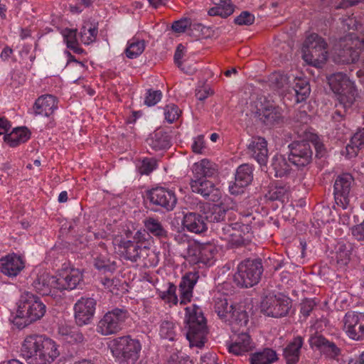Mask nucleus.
<instances>
[{"label":"nucleus","instance_id":"nucleus-46","mask_svg":"<svg viewBox=\"0 0 364 364\" xmlns=\"http://www.w3.org/2000/svg\"><path fill=\"white\" fill-rule=\"evenodd\" d=\"M167 285L166 289L158 291L159 296L169 304H177L178 299L176 295V287L171 282H168Z\"/></svg>","mask_w":364,"mask_h":364},{"label":"nucleus","instance_id":"nucleus-4","mask_svg":"<svg viewBox=\"0 0 364 364\" xmlns=\"http://www.w3.org/2000/svg\"><path fill=\"white\" fill-rule=\"evenodd\" d=\"M271 86L284 94L285 92H294L296 102H301L309 95L311 89L308 81L301 77H294L281 73H274L270 75Z\"/></svg>","mask_w":364,"mask_h":364},{"label":"nucleus","instance_id":"nucleus-63","mask_svg":"<svg viewBox=\"0 0 364 364\" xmlns=\"http://www.w3.org/2000/svg\"><path fill=\"white\" fill-rule=\"evenodd\" d=\"M210 95V90L207 87L196 90V97L198 100L203 101Z\"/></svg>","mask_w":364,"mask_h":364},{"label":"nucleus","instance_id":"nucleus-28","mask_svg":"<svg viewBox=\"0 0 364 364\" xmlns=\"http://www.w3.org/2000/svg\"><path fill=\"white\" fill-rule=\"evenodd\" d=\"M198 275L196 272L186 274L179 284L180 304H186L193 297V290L198 282Z\"/></svg>","mask_w":364,"mask_h":364},{"label":"nucleus","instance_id":"nucleus-31","mask_svg":"<svg viewBox=\"0 0 364 364\" xmlns=\"http://www.w3.org/2000/svg\"><path fill=\"white\" fill-rule=\"evenodd\" d=\"M303 343V338L301 336H296L286 346L283 355L287 364H296L299 361Z\"/></svg>","mask_w":364,"mask_h":364},{"label":"nucleus","instance_id":"nucleus-35","mask_svg":"<svg viewBox=\"0 0 364 364\" xmlns=\"http://www.w3.org/2000/svg\"><path fill=\"white\" fill-rule=\"evenodd\" d=\"M98 33L97 25L91 21L84 22L80 28V38L84 45H90L96 40Z\"/></svg>","mask_w":364,"mask_h":364},{"label":"nucleus","instance_id":"nucleus-40","mask_svg":"<svg viewBox=\"0 0 364 364\" xmlns=\"http://www.w3.org/2000/svg\"><path fill=\"white\" fill-rule=\"evenodd\" d=\"M272 167L274 171V176L276 177L287 176L291 171V166L287 159L279 154H277L272 158Z\"/></svg>","mask_w":364,"mask_h":364},{"label":"nucleus","instance_id":"nucleus-7","mask_svg":"<svg viewBox=\"0 0 364 364\" xmlns=\"http://www.w3.org/2000/svg\"><path fill=\"white\" fill-rule=\"evenodd\" d=\"M181 256L191 264L202 263L212 266L215 261L218 247L213 243L186 242L182 245Z\"/></svg>","mask_w":364,"mask_h":364},{"label":"nucleus","instance_id":"nucleus-27","mask_svg":"<svg viewBox=\"0 0 364 364\" xmlns=\"http://www.w3.org/2000/svg\"><path fill=\"white\" fill-rule=\"evenodd\" d=\"M253 348V343L250 336L246 333L233 335L231 338V343L228 346L229 352L236 355H240L249 352Z\"/></svg>","mask_w":364,"mask_h":364},{"label":"nucleus","instance_id":"nucleus-39","mask_svg":"<svg viewBox=\"0 0 364 364\" xmlns=\"http://www.w3.org/2000/svg\"><path fill=\"white\" fill-rule=\"evenodd\" d=\"M214 172L213 164L207 159H203L199 162L195 163L193 166V178H206V177L212 176Z\"/></svg>","mask_w":364,"mask_h":364},{"label":"nucleus","instance_id":"nucleus-5","mask_svg":"<svg viewBox=\"0 0 364 364\" xmlns=\"http://www.w3.org/2000/svg\"><path fill=\"white\" fill-rule=\"evenodd\" d=\"M46 312V306L41 299L33 294L23 292L17 303L16 317L23 320L18 324L24 328L41 320Z\"/></svg>","mask_w":364,"mask_h":364},{"label":"nucleus","instance_id":"nucleus-52","mask_svg":"<svg viewBox=\"0 0 364 364\" xmlns=\"http://www.w3.org/2000/svg\"><path fill=\"white\" fill-rule=\"evenodd\" d=\"M255 16L248 11H242L235 19V23L240 26H249L254 23Z\"/></svg>","mask_w":364,"mask_h":364},{"label":"nucleus","instance_id":"nucleus-45","mask_svg":"<svg viewBox=\"0 0 364 364\" xmlns=\"http://www.w3.org/2000/svg\"><path fill=\"white\" fill-rule=\"evenodd\" d=\"M157 161L154 158L145 157L136 161V169L141 175H149L157 168Z\"/></svg>","mask_w":364,"mask_h":364},{"label":"nucleus","instance_id":"nucleus-38","mask_svg":"<svg viewBox=\"0 0 364 364\" xmlns=\"http://www.w3.org/2000/svg\"><path fill=\"white\" fill-rule=\"evenodd\" d=\"M312 343L333 358H336L340 353V349L334 343L330 342L321 336L313 338Z\"/></svg>","mask_w":364,"mask_h":364},{"label":"nucleus","instance_id":"nucleus-29","mask_svg":"<svg viewBox=\"0 0 364 364\" xmlns=\"http://www.w3.org/2000/svg\"><path fill=\"white\" fill-rule=\"evenodd\" d=\"M206 220L205 217L198 213L189 212L184 215L182 223L188 231L199 234L208 229Z\"/></svg>","mask_w":364,"mask_h":364},{"label":"nucleus","instance_id":"nucleus-61","mask_svg":"<svg viewBox=\"0 0 364 364\" xmlns=\"http://www.w3.org/2000/svg\"><path fill=\"white\" fill-rule=\"evenodd\" d=\"M11 125L9 120L4 117H0V135H5L10 129Z\"/></svg>","mask_w":364,"mask_h":364},{"label":"nucleus","instance_id":"nucleus-6","mask_svg":"<svg viewBox=\"0 0 364 364\" xmlns=\"http://www.w3.org/2000/svg\"><path fill=\"white\" fill-rule=\"evenodd\" d=\"M109 348L119 364H135L139 359L141 346L138 340L128 336L112 340Z\"/></svg>","mask_w":364,"mask_h":364},{"label":"nucleus","instance_id":"nucleus-53","mask_svg":"<svg viewBox=\"0 0 364 364\" xmlns=\"http://www.w3.org/2000/svg\"><path fill=\"white\" fill-rule=\"evenodd\" d=\"M185 53V47L182 44L177 46L176 50L174 54V62L182 70L186 73H192V70H186L183 63L181 61L182 58Z\"/></svg>","mask_w":364,"mask_h":364},{"label":"nucleus","instance_id":"nucleus-55","mask_svg":"<svg viewBox=\"0 0 364 364\" xmlns=\"http://www.w3.org/2000/svg\"><path fill=\"white\" fill-rule=\"evenodd\" d=\"M191 25L190 20L188 18H181L178 21H176L172 24V29L177 33H182Z\"/></svg>","mask_w":364,"mask_h":364},{"label":"nucleus","instance_id":"nucleus-8","mask_svg":"<svg viewBox=\"0 0 364 364\" xmlns=\"http://www.w3.org/2000/svg\"><path fill=\"white\" fill-rule=\"evenodd\" d=\"M302 58L309 65L321 67L327 60V43L316 33L309 35L302 47Z\"/></svg>","mask_w":364,"mask_h":364},{"label":"nucleus","instance_id":"nucleus-30","mask_svg":"<svg viewBox=\"0 0 364 364\" xmlns=\"http://www.w3.org/2000/svg\"><path fill=\"white\" fill-rule=\"evenodd\" d=\"M350 244L339 242L336 247V252L331 257V263L338 269H344L350 259Z\"/></svg>","mask_w":364,"mask_h":364},{"label":"nucleus","instance_id":"nucleus-2","mask_svg":"<svg viewBox=\"0 0 364 364\" xmlns=\"http://www.w3.org/2000/svg\"><path fill=\"white\" fill-rule=\"evenodd\" d=\"M328 81L338 101L336 104V110L332 118L334 121L339 122L353 105L357 96V90L354 82L343 73H336L330 75Z\"/></svg>","mask_w":364,"mask_h":364},{"label":"nucleus","instance_id":"nucleus-17","mask_svg":"<svg viewBox=\"0 0 364 364\" xmlns=\"http://www.w3.org/2000/svg\"><path fill=\"white\" fill-rule=\"evenodd\" d=\"M289 161L298 167L308 165L312 159V150L307 141H294L289 145Z\"/></svg>","mask_w":364,"mask_h":364},{"label":"nucleus","instance_id":"nucleus-50","mask_svg":"<svg viewBox=\"0 0 364 364\" xmlns=\"http://www.w3.org/2000/svg\"><path fill=\"white\" fill-rule=\"evenodd\" d=\"M179 114L180 111L178 107L173 104L168 105L164 108L165 119L169 123H172L176 120L178 118Z\"/></svg>","mask_w":364,"mask_h":364},{"label":"nucleus","instance_id":"nucleus-3","mask_svg":"<svg viewBox=\"0 0 364 364\" xmlns=\"http://www.w3.org/2000/svg\"><path fill=\"white\" fill-rule=\"evenodd\" d=\"M184 328L191 348L201 350L208 341V329L202 309L196 304L185 308Z\"/></svg>","mask_w":364,"mask_h":364},{"label":"nucleus","instance_id":"nucleus-9","mask_svg":"<svg viewBox=\"0 0 364 364\" xmlns=\"http://www.w3.org/2000/svg\"><path fill=\"white\" fill-rule=\"evenodd\" d=\"M129 316L124 309L115 308L109 311L98 321L96 331L105 336L117 334L123 328Z\"/></svg>","mask_w":364,"mask_h":364},{"label":"nucleus","instance_id":"nucleus-33","mask_svg":"<svg viewBox=\"0 0 364 364\" xmlns=\"http://www.w3.org/2000/svg\"><path fill=\"white\" fill-rule=\"evenodd\" d=\"M259 119L267 125H272L278 122L282 117L281 109L269 104L259 109Z\"/></svg>","mask_w":364,"mask_h":364},{"label":"nucleus","instance_id":"nucleus-21","mask_svg":"<svg viewBox=\"0 0 364 364\" xmlns=\"http://www.w3.org/2000/svg\"><path fill=\"white\" fill-rule=\"evenodd\" d=\"M33 286L38 293L43 296H53L55 290H59L58 278L46 272L38 274Z\"/></svg>","mask_w":364,"mask_h":364},{"label":"nucleus","instance_id":"nucleus-34","mask_svg":"<svg viewBox=\"0 0 364 364\" xmlns=\"http://www.w3.org/2000/svg\"><path fill=\"white\" fill-rule=\"evenodd\" d=\"M58 333L63 341L70 344L81 343L84 341L82 333L75 327L61 325L59 326Z\"/></svg>","mask_w":364,"mask_h":364},{"label":"nucleus","instance_id":"nucleus-48","mask_svg":"<svg viewBox=\"0 0 364 364\" xmlns=\"http://www.w3.org/2000/svg\"><path fill=\"white\" fill-rule=\"evenodd\" d=\"M159 335L162 338L173 341L176 336V325L171 321H163L160 325Z\"/></svg>","mask_w":364,"mask_h":364},{"label":"nucleus","instance_id":"nucleus-42","mask_svg":"<svg viewBox=\"0 0 364 364\" xmlns=\"http://www.w3.org/2000/svg\"><path fill=\"white\" fill-rule=\"evenodd\" d=\"M145 47L146 43L144 40L133 38L127 42L125 50L126 56L130 59L136 58L144 52Z\"/></svg>","mask_w":364,"mask_h":364},{"label":"nucleus","instance_id":"nucleus-15","mask_svg":"<svg viewBox=\"0 0 364 364\" xmlns=\"http://www.w3.org/2000/svg\"><path fill=\"white\" fill-rule=\"evenodd\" d=\"M354 178L351 174L343 173L337 176L333 186L334 199L336 205L346 209L350 203V193Z\"/></svg>","mask_w":364,"mask_h":364},{"label":"nucleus","instance_id":"nucleus-43","mask_svg":"<svg viewBox=\"0 0 364 364\" xmlns=\"http://www.w3.org/2000/svg\"><path fill=\"white\" fill-rule=\"evenodd\" d=\"M144 223L146 230L153 235L159 237H166L167 231L158 219L150 217L145 219Z\"/></svg>","mask_w":364,"mask_h":364},{"label":"nucleus","instance_id":"nucleus-51","mask_svg":"<svg viewBox=\"0 0 364 364\" xmlns=\"http://www.w3.org/2000/svg\"><path fill=\"white\" fill-rule=\"evenodd\" d=\"M162 93L160 90H149L146 92L144 103L147 106H154L161 99Z\"/></svg>","mask_w":364,"mask_h":364},{"label":"nucleus","instance_id":"nucleus-47","mask_svg":"<svg viewBox=\"0 0 364 364\" xmlns=\"http://www.w3.org/2000/svg\"><path fill=\"white\" fill-rule=\"evenodd\" d=\"M266 198L270 200H279L282 203L288 202L289 193L284 187H274L271 188Z\"/></svg>","mask_w":364,"mask_h":364},{"label":"nucleus","instance_id":"nucleus-64","mask_svg":"<svg viewBox=\"0 0 364 364\" xmlns=\"http://www.w3.org/2000/svg\"><path fill=\"white\" fill-rule=\"evenodd\" d=\"M364 0H343L337 6L338 9L346 8L350 6H354L360 3H363Z\"/></svg>","mask_w":364,"mask_h":364},{"label":"nucleus","instance_id":"nucleus-10","mask_svg":"<svg viewBox=\"0 0 364 364\" xmlns=\"http://www.w3.org/2000/svg\"><path fill=\"white\" fill-rule=\"evenodd\" d=\"M215 310L218 316L230 325L245 326L248 322L246 311L240 306L230 304L225 297L216 299Z\"/></svg>","mask_w":364,"mask_h":364},{"label":"nucleus","instance_id":"nucleus-32","mask_svg":"<svg viewBox=\"0 0 364 364\" xmlns=\"http://www.w3.org/2000/svg\"><path fill=\"white\" fill-rule=\"evenodd\" d=\"M30 136L29 130L26 127H22L15 128L9 134H5L4 139L10 146L14 147L25 143L30 139Z\"/></svg>","mask_w":364,"mask_h":364},{"label":"nucleus","instance_id":"nucleus-19","mask_svg":"<svg viewBox=\"0 0 364 364\" xmlns=\"http://www.w3.org/2000/svg\"><path fill=\"white\" fill-rule=\"evenodd\" d=\"M96 301L92 298L80 299L74 306L75 318L77 325L88 324L95 311Z\"/></svg>","mask_w":364,"mask_h":364},{"label":"nucleus","instance_id":"nucleus-36","mask_svg":"<svg viewBox=\"0 0 364 364\" xmlns=\"http://www.w3.org/2000/svg\"><path fill=\"white\" fill-rule=\"evenodd\" d=\"M277 359V353L271 348L252 353L250 358L251 364H272Z\"/></svg>","mask_w":364,"mask_h":364},{"label":"nucleus","instance_id":"nucleus-14","mask_svg":"<svg viewBox=\"0 0 364 364\" xmlns=\"http://www.w3.org/2000/svg\"><path fill=\"white\" fill-rule=\"evenodd\" d=\"M343 331L353 341L364 340V313L348 311L342 319Z\"/></svg>","mask_w":364,"mask_h":364},{"label":"nucleus","instance_id":"nucleus-26","mask_svg":"<svg viewBox=\"0 0 364 364\" xmlns=\"http://www.w3.org/2000/svg\"><path fill=\"white\" fill-rule=\"evenodd\" d=\"M58 102L57 98L52 95H42L34 103V114L48 117L58 109Z\"/></svg>","mask_w":364,"mask_h":364},{"label":"nucleus","instance_id":"nucleus-54","mask_svg":"<svg viewBox=\"0 0 364 364\" xmlns=\"http://www.w3.org/2000/svg\"><path fill=\"white\" fill-rule=\"evenodd\" d=\"M205 148L203 135H198L193 138L191 149L196 154H201Z\"/></svg>","mask_w":364,"mask_h":364},{"label":"nucleus","instance_id":"nucleus-12","mask_svg":"<svg viewBox=\"0 0 364 364\" xmlns=\"http://www.w3.org/2000/svg\"><path fill=\"white\" fill-rule=\"evenodd\" d=\"M364 45V37L358 38L355 33H349L340 39L336 46V50L338 51L339 62L343 63H355L359 58V50Z\"/></svg>","mask_w":364,"mask_h":364},{"label":"nucleus","instance_id":"nucleus-16","mask_svg":"<svg viewBox=\"0 0 364 364\" xmlns=\"http://www.w3.org/2000/svg\"><path fill=\"white\" fill-rule=\"evenodd\" d=\"M118 251L124 259L136 262L149 256L150 249L142 242L122 240L118 245Z\"/></svg>","mask_w":364,"mask_h":364},{"label":"nucleus","instance_id":"nucleus-49","mask_svg":"<svg viewBox=\"0 0 364 364\" xmlns=\"http://www.w3.org/2000/svg\"><path fill=\"white\" fill-rule=\"evenodd\" d=\"M225 216V210L220 206L214 205L210 214L205 218L210 222L218 223L224 220Z\"/></svg>","mask_w":364,"mask_h":364},{"label":"nucleus","instance_id":"nucleus-60","mask_svg":"<svg viewBox=\"0 0 364 364\" xmlns=\"http://www.w3.org/2000/svg\"><path fill=\"white\" fill-rule=\"evenodd\" d=\"M360 149L353 144L351 141L346 147V157L350 159L357 156L358 150Z\"/></svg>","mask_w":364,"mask_h":364},{"label":"nucleus","instance_id":"nucleus-13","mask_svg":"<svg viewBox=\"0 0 364 364\" xmlns=\"http://www.w3.org/2000/svg\"><path fill=\"white\" fill-rule=\"evenodd\" d=\"M290 304V299L282 294H269L261 302V311L268 316H284L289 311Z\"/></svg>","mask_w":364,"mask_h":364},{"label":"nucleus","instance_id":"nucleus-20","mask_svg":"<svg viewBox=\"0 0 364 364\" xmlns=\"http://www.w3.org/2000/svg\"><path fill=\"white\" fill-rule=\"evenodd\" d=\"M252 167L244 164L236 171L235 182L229 186V191L232 195H237L243 191V188L248 186L252 181Z\"/></svg>","mask_w":364,"mask_h":364},{"label":"nucleus","instance_id":"nucleus-24","mask_svg":"<svg viewBox=\"0 0 364 364\" xmlns=\"http://www.w3.org/2000/svg\"><path fill=\"white\" fill-rule=\"evenodd\" d=\"M247 149L251 156L261 166L267 164L268 149L267 143L264 138L261 136L252 137L247 144Z\"/></svg>","mask_w":364,"mask_h":364},{"label":"nucleus","instance_id":"nucleus-58","mask_svg":"<svg viewBox=\"0 0 364 364\" xmlns=\"http://www.w3.org/2000/svg\"><path fill=\"white\" fill-rule=\"evenodd\" d=\"M351 142L359 149H361L364 146V128L356 132L351 137Z\"/></svg>","mask_w":364,"mask_h":364},{"label":"nucleus","instance_id":"nucleus-22","mask_svg":"<svg viewBox=\"0 0 364 364\" xmlns=\"http://www.w3.org/2000/svg\"><path fill=\"white\" fill-rule=\"evenodd\" d=\"M190 186L193 193L200 194L205 198H210L213 201L218 200L220 196V190L215 188L212 181L206 178H192Z\"/></svg>","mask_w":364,"mask_h":364},{"label":"nucleus","instance_id":"nucleus-37","mask_svg":"<svg viewBox=\"0 0 364 364\" xmlns=\"http://www.w3.org/2000/svg\"><path fill=\"white\" fill-rule=\"evenodd\" d=\"M211 1L215 6L208 10V13L210 16L227 17L233 13L234 9L230 3V0Z\"/></svg>","mask_w":364,"mask_h":364},{"label":"nucleus","instance_id":"nucleus-56","mask_svg":"<svg viewBox=\"0 0 364 364\" xmlns=\"http://www.w3.org/2000/svg\"><path fill=\"white\" fill-rule=\"evenodd\" d=\"M95 267L99 270H109V260L104 256H99L95 258Z\"/></svg>","mask_w":364,"mask_h":364},{"label":"nucleus","instance_id":"nucleus-11","mask_svg":"<svg viewBox=\"0 0 364 364\" xmlns=\"http://www.w3.org/2000/svg\"><path fill=\"white\" fill-rule=\"evenodd\" d=\"M262 273V266L257 260L247 259L237 266L233 280L237 287H251L259 282Z\"/></svg>","mask_w":364,"mask_h":364},{"label":"nucleus","instance_id":"nucleus-23","mask_svg":"<svg viewBox=\"0 0 364 364\" xmlns=\"http://www.w3.org/2000/svg\"><path fill=\"white\" fill-rule=\"evenodd\" d=\"M24 259L21 256L11 253L0 259V269L6 276L16 277L24 268Z\"/></svg>","mask_w":364,"mask_h":364},{"label":"nucleus","instance_id":"nucleus-1","mask_svg":"<svg viewBox=\"0 0 364 364\" xmlns=\"http://www.w3.org/2000/svg\"><path fill=\"white\" fill-rule=\"evenodd\" d=\"M21 353L28 364H50L59 355L53 340L36 335L25 338Z\"/></svg>","mask_w":364,"mask_h":364},{"label":"nucleus","instance_id":"nucleus-18","mask_svg":"<svg viewBox=\"0 0 364 364\" xmlns=\"http://www.w3.org/2000/svg\"><path fill=\"white\" fill-rule=\"evenodd\" d=\"M148 196L151 203L160 206L167 211L172 210L177 203L174 191L162 187L151 189Z\"/></svg>","mask_w":364,"mask_h":364},{"label":"nucleus","instance_id":"nucleus-41","mask_svg":"<svg viewBox=\"0 0 364 364\" xmlns=\"http://www.w3.org/2000/svg\"><path fill=\"white\" fill-rule=\"evenodd\" d=\"M147 143L156 151L166 149L170 146L168 135L162 132H157L151 134L147 139Z\"/></svg>","mask_w":364,"mask_h":364},{"label":"nucleus","instance_id":"nucleus-44","mask_svg":"<svg viewBox=\"0 0 364 364\" xmlns=\"http://www.w3.org/2000/svg\"><path fill=\"white\" fill-rule=\"evenodd\" d=\"M62 35L64 42L68 48L77 54L83 53V50L79 46L77 43L76 30L65 28L63 31Z\"/></svg>","mask_w":364,"mask_h":364},{"label":"nucleus","instance_id":"nucleus-57","mask_svg":"<svg viewBox=\"0 0 364 364\" xmlns=\"http://www.w3.org/2000/svg\"><path fill=\"white\" fill-rule=\"evenodd\" d=\"M352 234L356 240L364 242V221L353 228Z\"/></svg>","mask_w":364,"mask_h":364},{"label":"nucleus","instance_id":"nucleus-25","mask_svg":"<svg viewBox=\"0 0 364 364\" xmlns=\"http://www.w3.org/2000/svg\"><path fill=\"white\" fill-rule=\"evenodd\" d=\"M57 278L59 290H72L77 288L82 281V273L75 268L63 269Z\"/></svg>","mask_w":364,"mask_h":364},{"label":"nucleus","instance_id":"nucleus-59","mask_svg":"<svg viewBox=\"0 0 364 364\" xmlns=\"http://www.w3.org/2000/svg\"><path fill=\"white\" fill-rule=\"evenodd\" d=\"M199 364H217L216 355L213 353H208L201 356Z\"/></svg>","mask_w":364,"mask_h":364},{"label":"nucleus","instance_id":"nucleus-62","mask_svg":"<svg viewBox=\"0 0 364 364\" xmlns=\"http://www.w3.org/2000/svg\"><path fill=\"white\" fill-rule=\"evenodd\" d=\"M314 306V304L312 301H306L302 304L301 313L305 316H309L310 312L312 311Z\"/></svg>","mask_w":364,"mask_h":364}]
</instances>
